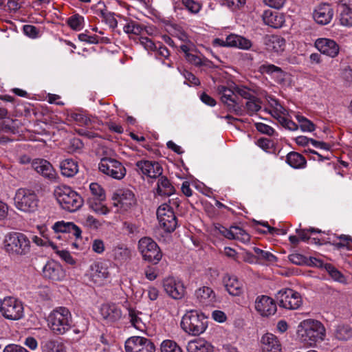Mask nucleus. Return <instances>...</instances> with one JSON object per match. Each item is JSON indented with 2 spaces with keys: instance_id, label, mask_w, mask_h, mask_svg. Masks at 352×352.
Segmentation results:
<instances>
[{
  "instance_id": "obj_1",
  "label": "nucleus",
  "mask_w": 352,
  "mask_h": 352,
  "mask_svg": "<svg viewBox=\"0 0 352 352\" xmlns=\"http://www.w3.org/2000/svg\"><path fill=\"white\" fill-rule=\"evenodd\" d=\"M3 249L11 256L26 255L30 251V241L22 232H9L5 236Z\"/></svg>"
},
{
  "instance_id": "obj_2",
  "label": "nucleus",
  "mask_w": 352,
  "mask_h": 352,
  "mask_svg": "<svg viewBox=\"0 0 352 352\" xmlns=\"http://www.w3.org/2000/svg\"><path fill=\"white\" fill-rule=\"evenodd\" d=\"M73 320L70 311L65 307L54 309L48 316V325L54 333L63 335L72 327Z\"/></svg>"
},
{
  "instance_id": "obj_3",
  "label": "nucleus",
  "mask_w": 352,
  "mask_h": 352,
  "mask_svg": "<svg viewBox=\"0 0 352 352\" xmlns=\"http://www.w3.org/2000/svg\"><path fill=\"white\" fill-rule=\"evenodd\" d=\"M54 195L60 207L69 212L77 211L83 205L81 196L69 186L57 187L54 190Z\"/></svg>"
},
{
  "instance_id": "obj_4",
  "label": "nucleus",
  "mask_w": 352,
  "mask_h": 352,
  "mask_svg": "<svg viewBox=\"0 0 352 352\" xmlns=\"http://www.w3.org/2000/svg\"><path fill=\"white\" fill-rule=\"evenodd\" d=\"M182 329L189 335L197 336L203 333L208 327V319L196 310L186 312L181 321Z\"/></svg>"
},
{
  "instance_id": "obj_5",
  "label": "nucleus",
  "mask_w": 352,
  "mask_h": 352,
  "mask_svg": "<svg viewBox=\"0 0 352 352\" xmlns=\"http://www.w3.org/2000/svg\"><path fill=\"white\" fill-rule=\"evenodd\" d=\"M15 207L25 212H34L38 206V199L35 192L30 189L19 188L14 198Z\"/></svg>"
},
{
  "instance_id": "obj_6",
  "label": "nucleus",
  "mask_w": 352,
  "mask_h": 352,
  "mask_svg": "<svg viewBox=\"0 0 352 352\" xmlns=\"http://www.w3.org/2000/svg\"><path fill=\"white\" fill-rule=\"evenodd\" d=\"M0 313L8 320H20L24 316L23 304L16 297L6 296L0 301Z\"/></svg>"
},
{
  "instance_id": "obj_7",
  "label": "nucleus",
  "mask_w": 352,
  "mask_h": 352,
  "mask_svg": "<svg viewBox=\"0 0 352 352\" xmlns=\"http://www.w3.org/2000/svg\"><path fill=\"white\" fill-rule=\"evenodd\" d=\"M301 327L304 329L302 336L305 340L309 341L310 345L324 340L325 329L320 322L311 319L305 320L301 322Z\"/></svg>"
},
{
  "instance_id": "obj_8",
  "label": "nucleus",
  "mask_w": 352,
  "mask_h": 352,
  "mask_svg": "<svg viewBox=\"0 0 352 352\" xmlns=\"http://www.w3.org/2000/svg\"><path fill=\"white\" fill-rule=\"evenodd\" d=\"M138 250L143 258L157 264L162 259V254L157 244L150 237H143L138 241Z\"/></svg>"
},
{
  "instance_id": "obj_9",
  "label": "nucleus",
  "mask_w": 352,
  "mask_h": 352,
  "mask_svg": "<svg viewBox=\"0 0 352 352\" xmlns=\"http://www.w3.org/2000/svg\"><path fill=\"white\" fill-rule=\"evenodd\" d=\"M217 92L221 96V102L227 107L229 111L237 116L244 115L243 105L237 101L235 88L232 90L226 86L220 85L217 87Z\"/></svg>"
},
{
  "instance_id": "obj_10",
  "label": "nucleus",
  "mask_w": 352,
  "mask_h": 352,
  "mask_svg": "<svg viewBox=\"0 0 352 352\" xmlns=\"http://www.w3.org/2000/svg\"><path fill=\"white\" fill-rule=\"evenodd\" d=\"M98 168L102 173L118 180L124 178L126 173L121 162L111 157L102 158Z\"/></svg>"
},
{
  "instance_id": "obj_11",
  "label": "nucleus",
  "mask_w": 352,
  "mask_h": 352,
  "mask_svg": "<svg viewBox=\"0 0 352 352\" xmlns=\"http://www.w3.org/2000/svg\"><path fill=\"white\" fill-rule=\"evenodd\" d=\"M157 217L160 226L166 232H173L177 226V217L171 206L167 204H162L157 210Z\"/></svg>"
},
{
  "instance_id": "obj_12",
  "label": "nucleus",
  "mask_w": 352,
  "mask_h": 352,
  "mask_svg": "<svg viewBox=\"0 0 352 352\" xmlns=\"http://www.w3.org/2000/svg\"><path fill=\"white\" fill-rule=\"evenodd\" d=\"M276 299L279 306L287 309H297L302 303L300 294L289 288L280 290Z\"/></svg>"
},
{
  "instance_id": "obj_13",
  "label": "nucleus",
  "mask_w": 352,
  "mask_h": 352,
  "mask_svg": "<svg viewBox=\"0 0 352 352\" xmlns=\"http://www.w3.org/2000/svg\"><path fill=\"white\" fill-rule=\"evenodd\" d=\"M126 352H155V346L153 342L144 337L132 336L125 341Z\"/></svg>"
},
{
  "instance_id": "obj_14",
  "label": "nucleus",
  "mask_w": 352,
  "mask_h": 352,
  "mask_svg": "<svg viewBox=\"0 0 352 352\" xmlns=\"http://www.w3.org/2000/svg\"><path fill=\"white\" fill-rule=\"evenodd\" d=\"M163 287L166 294L174 299H181L185 295V287L179 279L168 277L164 280Z\"/></svg>"
},
{
  "instance_id": "obj_15",
  "label": "nucleus",
  "mask_w": 352,
  "mask_h": 352,
  "mask_svg": "<svg viewBox=\"0 0 352 352\" xmlns=\"http://www.w3.org/2000/svg\"><path fill=\"white\" fill-rule=\"evenodd\" d=\"M138 171L151 178L160 177L163 172L161 165L155 161L140 160L135 163Z\"/></svg>"
},
{
  "instance_id": "obj_16",
  "label": "nucleus",
  "mask_w": 352,
  "mask_h": 352,
  "mask_svg": "<svg viewBox=\"0 0 352 352\" xmlns=\"http://www.w3.org/2000/svg\"><path fill=\"white\" fill-rule=\"evenodd\" d=\"M195 296L197 302L203 307L213 306L218 302L213 289L206 286H203L196 289Z\"/></svg>"
},
{
  "instance_id": "obj_17",
  "label": "nucleus",
  "mask_w": 352,
  "mask_h": 352,
  "mask_svg": "<svg viewBox=\"0 0 352 352\" xmlns=\"http://www.w3.org/2000/svg\"><path fill=\"white\" fill-rule=\"evenodd\" d=\"M262 352H281L282 346L279 339L271 333L263 334L259 341Z\"/></svg>"
},
{
  "instance_id": "obj_18",
  "label": "nucleus",
  "mask_w": 352,
  "mask_h": 352,
  "mask_svg": "<svg viewBox=\"0 0 352 352\" xmlns=\"http://www.w3.org/2000/svg\"><path fill=\"white\" fill-rule=\"evenodd\" d=\"M255 309L261 316H269L276 313V305L270 297L261 296L256 299Z\"/></svg>"
},
{
  "instance_id": "obj_19",
  "label": "nucleus",
  "mask_w": 352,
  "mask_h": 352,
  "mask_svg": "<svg viewBox=\"0 0 352 352\" xmlns=\"http://www.w3.org/2000/svg\"><path fill=\"white\" fill-rule=\"evenodd\" d=\"M100 314L107 323H114L121 319L122 312L119 305L115 303H105L100 307Z\"/></svg>"
},
{
  "instance_id": "obj_20",
  "label": "nucleus",
  "mask_w": 352,
  "mask_h": 352,
  "mask_svg": "<svg viewBox=\"0 0 352 352\" xmlns=\"http://www.w3.org/2000/svg\"><path fill=\"white\" fill-rule=\"evenodd\" d=\"M113 199L120 204L121 208L127 210L136 204L134 193L129 189H118L113 195Z\"/></svg>"
},
{
  "instance_id": "obj_21",
  "label": "nucleus",
  "mask_w": 352,
  "mask_h": 352,
  "mask_svg": "<svg viewBox=\"0 0 352 352\" xmlns=\"http://www.w3.org/2000/svg\"><path fill=\"white\" fill-rule=\"evenodd\" d=\"M315 47L323 54L334 58L339 53V45L332 39L319 38L315 41Z\"/></svg>"
},
{
  "instance_id": "obj_22",
  "label": "nucleus",
  "mask_w": 352,
  "mask_h": 352,
  "mask_svg": "<svg viewBox=\"0 0 352 352\" xmlns=\"http://www.w3.org/2000/svg\"><path fill=\"white\" fill-rule=\"evenodd\" d=\"M333 16L332 6L328 3L320 4L314 11L313 17L315 21L320 25L330 23Z\"/></svg>"
},
{
  "instance_id": "obj_23",
  "label": "nucleus",
  "mask_w": 352,
  "mask_h": 352,
  "mask_svg": "<svg viewBox=\"0 0 352 352\" xmlns=\"http://www.w3.org/2000/svg\"><path fill=\"white\" fill-rule=\"evenodd\" d=\"M32 168L43 177L50 180L56 178V172L52 165L44 159H35L32 162Z\"/></svg>"
},
{
  "instance_id": "obj_24",
  "label": "nucleus",
  "mask_w": 352,
  "mask_h": 352,
  "mask_svg": "<svg viewBox=\"0 0 352 352\" xmlns=\"http://www.w3.org/2000/svg\"><path fill=\"white\" fill-rule=\"evenodd\" d=\"M43 274L45 278L58 281L62 280L65 276V273L58 263L51 261L47 262L43 269Z\"/></svg>"
},
{
  "instance_id": "obj_25",
  "label": "nucleus",
  "mask_w": 352,
  "mask_h": 352,
  "mask_svg": "<svg viewBox=\"0 0 352 352\" xmlns=\"http://www.w3.org/2000/svg\"><path fill=\"white\" fill-rule=\"evenodd\" d=\"M262 18L265 25L273 28H281L285 21V16L283 13L271 10L264 11Z\"/></svg>"
},
{
  "instance_id": "obj_26",
  "label": "nucleus",
  "mask_w": 352,
  "mask_h": 352,
  "mask_svg": "<svg viewBox=\"0 0 352 352\" xmlns=\"http://www.w3.org/2000/svg\"><path fill=\"white\" fill-rule=\"evenodd\" d=\"M109 272L107 263L98 262L91 266V277L92 280L98 284L102 285L103 281L109 277Z\"/></svg>"
},
{
  "instance_id": "obj_27",
  "label": "nucleus",
  "mask_w": 352,
  "mask_h": 352,
  "mask_svg": "<svg viewBox=\"0 0 352 352\" xmlns=\"http://www.w3.org/2000/svg\"><path fill=\"white\" fill-rule=\"evenodd\" d=\"M53 229L55 232L71 234L76 239L81 238L82 231L80 228L72 222L58 221L54 224Z\"/></svg>"
},
{
  "instance_id": "obj_28",
  "label": "nucleus",
  "mask_w": 352,
  "mask_h": 352,
  "mask_svg": "<svg viewBox=\"0 0 352 352\" xmlns=\"http://www.w3.org/2000/svg\"><path fill=\"white\" fill-rule=\"evenodd\" d=\"M285 40L278 35L267 36L265 38V44L268 51L280 54L285 50Z\"/></svg>"
},
{
  "instance_id": "obj_29",
  "label": "nucleus",
  "mask_w": 352,
  "mask_h": 352,
  "mask_svg": "<svg viewBox=\"0 0 352 352\" xmlns=\"http://www.w3.org/2000/svg\"><path fill=\"white\" fill-rule=\"evenodd\" d=\"M181 50L185 54V58L188 63L196 67L207 66L208 60L203 56H199L192 53L190 51V47L186 44H183L180 46Z\"/></svg>"
},
{
  "instance_id": "obj_30",
  "label": "nucleus",
  "mask_w": 352,
  "mask_h": 352,
  "mask_svg": "<svg viewBox=\"0 0 352 352\" xmlns=\"http://www.w3.org/2000/svg\"><path fill=\"white\" fill-rule=\"evenodd\" d=\"M188 352H214L213 346L202 338L190 340L186 346Z\"/></svg>"
},
{
  "instance_id": "obj_31",
  "label": "nucleus",
  "mask_w": 352,
  "mask_h": 352,
  "mask_svg": "<svg viewBox=\"0 0 352 352\" xmlns=\"http://www.w3.org/2000/svg\"><path fill=\"white\" fill-rule=\"evenodd\" d=\"M227 47H237L242 50H249L252 47V42L241 36L231 34L226 38Z\"/></svg>"
},
{
  "instance_id": "obj_32",
  "label": "nucleus",
  "mask_w": 352,
  "mask_h": 352,
  "mask_svg": "<svg viewBox=\"0 0 352 352\" xmlns=\"http://www.w3.org/2000/svg\"><path fill=\"white\" fill-rule=\"evenodd\" d=\"M224 284L226 290L232 296H239L243 292V284L235 276L226 277Z\"/></svg>"
},
{
  "instance_id": "obj_33",
  "label": "nucleus",
  "mask_w": 352,
  "mask_h": 352,
  "mask_svg": "<svg viewBox=\"0 0 352 352\" xmlns=\"http://www.w3.org/2000/svg\"><path fill=\"white\" fill-rule=\"evenodd\" d=\"M112 252L113 259L120 263L126 262L131 257V249L124 244L116 245L113 248Z\"/></svg>"
},
{
  "instance_id": "obj_34",
  "label": "nucleus",
  "mask_w": 352,
  "mask_h": 352,
  "mask_svg": "<svg viewBox=\"0 0 352 352\" xmlns=\"http://www.w3.org/2000/svg\"><path fill=\"white\" fill-rule=\"evenodd\" d=\"M60 168L63 176L72 177L78 172V164L73 159H65L60 162Z\"/></svg>"
},
{
  "instance_id": "obj_35",
  "label": "nucleus",
  "mask_w": 352,
  "mask_h": 352,
  "mask_svg": "<svg viewBox=\"0 0 352 352\" xmlns=\"http://www.w3.org/2000/svg\"><path fill=\"white\" fill-rule=\"evenodd\" d=\"M175 189L167 177L162 176L158 179L157 192L160 196H170Z\"/></svg>"
},
{
  "instance_id": "obj_36",
  "label": "nucleus",
  "mask_w": 352,
  "mask_h": 352,
  "mask_svg": "<svg viewBox=\"0 0 352 352\" xmlns=\"http://www.w3.org/2000/svg\"><path fill=\"white\" fill-rule=\"evenodd\" d=\"M287 163L292 168L299 169L304 168L307 164V160L303 155L297 152H290L287 155Z\"/></svg>"
},
{
  "instance_id": "obj_37",
  "label": "nucleus",
  "mask_w": 352,
  "mask_h": 352,
  "mask_svg": "<svg viewBox=\"0 0 352 352\" xmlns=\"http://www.w3.org/2000/svg\"><path fill=\"white\" fill-rule=\"evenodd\" d=\"M42 352H66L65 345L56 340H47L41 343Z\"/></svg>"
},
{
  "instance_id": "obj_38",
  "label": "nucleus",
  "mask_w": 352,
  "mask_h": 352,
  "mask_svg": "<svg viewBox=\"0 0 352 352\" xmlns=\"http://www.w3.org/2000/svg\"><path fill=\"white\" fill-rule=\"evenodd\" d=\"M129 317L131 324L137 329L144 331L146 328V322L141 317L143 314L142 312L138 311L133 309H129Z\"/></svg>"
},
{
  "instance_id": "obj_39",
  "label": "nucleus",
  "mask_w": 352,
  "mask_h": 352,
  "mask_svg": "<svg viewBox=\"0 0 352 352\" xmlns=\"http://www.w3.org/2000/svg\"><path fill=\"white\" fill-rule=\"evenodd\" d=\"M260 70L262 73L273 75L279 80H283L285 77V72L280 67H278L272 64L265 63L260 67Z\"/></svg>"
},
{
  "instance_id": "obj_40",
  "label": "nucleus",
  "mask_w": 352,
  "mask_h": 352,
  "mask_svg": "<svg viewBox=\"0 0 352 352\" xmlns=\"http://www.w3.org/2000/svg\"><path fill=\"white\" fill-rule=\"evenodd\" d=\"M104 200L99 199L89 198L87 204L89 208L98 214H107L109 212V208L103 204Z\"/></svg>"
},
{
  "instance_id": "obj_41",
  "label": "nucleus",
  "mask_w": 352,
  "mask_h": 352,
  "mask_svg": "<svg viewBox=\"0 0 352 352\" xmlns=\"http://www.w3.org/2000/svg\"><path fill=\"white\" fill-rule=\"evenodd\" d=\"M243 108L244 109V114L247 113L252 116L261 109V101L258 98L254 96L247 100L245 107L243 105Z\"/></svg>"
},
{
  "instance_id": "obj_42",
  "label": "nucleus",
  "mask_w": 352,
  "mask_h": 352,
  "mask_svg": "<svg viewBox=\"0 0 352 352\" xmlns=\"http://www.w3.org/2000/svg\"><path fill=\"white\" fill-rule=\"evenodd\" d=\"M335 336L340 340H347L352 337V329L346 324H339L335 330Z\"/></svg>"
},
{
  "instance_id": "obj_43",
  "label": "nucleus",
  "mask_w": 352,
  "mask_h": 352,
  "mask_svg": "<svg viewBox=\"0 0 352 352\" xmlns=\"http://www.w3.org/2000/svg\"><path fill=\"white\" fill-rule=\"evenodd\" d=\"M232 239L237 240L243 243H247L250 241V234L243 228L239 226H232Z\"/></svg>"
},
{
  "instance_id": "obj_44",
  "label": "nucleus",
  "mask_w": 352,
  "mask_h": 352,
  "mask_svg": "<svg viewBox=\"0 0 352 352\" xmlns=\"http://www.w3.org/2000/svg\"><path fill=\"white\" fill-rule=\"evenodd\" d=\"M123 30L127 34L139 35L143 30V28L136 21L129 20L123 26Z\"/></svg>"
},
{
  "instance_id": "obj_45",
  "label": "nucleus",
  "mask_w": 352,
  "mask_h": 352,
  "mask_svg": "<svg viewBox=\"0 0 352 352\" xmlns=\"http://www.w3.org/2000/svg\"><path fill=\"white\" fill-rule=\"evenodd\" d=\"M302 132H312L315 130V124L305 116L296 114L295 116Z\"/></svg>"
},
{
  "instance_id": "obj_46",
  "label": "nucleus",
  "mask_w": 352,
  "mask_h": 352,
  "mask_svg": "<svg viewBox=\"0 0 352 352\" xmlns=\"http://www.w3.org/2000/svg\"><path fill=\"white\" fill-rule=\"evenodd\" d=\"M253 250L260 260L268 262L269 263H274L277 261L276 256L269 251H265L258 248H254Z\"/></svg>"
},
{
  "instance_id": "obj_47",
  "label": "nucleus",
  "mask_w": 352,
  "mask_h": 352,
  "mask_svg": "<svg viewBox=\"0 0 352 352\" xmlns=\"http://www.w3.org/2000/svg\"><path fill=\"white\" fill-rule=\"evenodd\" d=\"M340 14L339 20L340 24L346 27L352 26V9L340 8Z\"/></svg>"
},
{
  "instance_id": "obj_48",
  "label": "nucleus",
  "mask_w": 352,
  "mask_h": 352,
  "mask_svg": "<svg viewBox=\"0 0 352 352\" xmlns=\"http://www.w3.org/2000/svg\"><path fill=\"white\" fill-rule=\"evenodd\" d=\"M161 352H182L179 346L170 340H164L161 344Z\"/></svg>"
},
{
  "instance_id": "obj_49",
  "label": "nucleus",
  "mask_w": 352,
  "mask_h": 352,
  "mask_svg": "<svg viewBox=\"0 0 352 352\" xmlns=\"http://www.w3.org/2000/svg\"><path fill=\"white\" fill-rule=\"evenodd\" d=\"M84 17L76 14L68 19V25L74 30H80L82 28Z\"/></svg>"
},
{
  "instance_id": "obj_50",
  "label": "nucleus",
  "mask_w": 352,
  "mask_h": 352,
  "mask_svg": "<svg viewBox=\"0 0 352 352\" xmlns=\"http://www.w3.org/2000/svg\"><path fill=\"white\" fill-rule=\"evenodd\" d=\"M89 189L93 197L91 198L105 200L106 196L103 188L98 183H91Z\"/></svg>"
},
{
  "instance_id": "obj_51",
  "label": "nucleus",
  "mask_w": 352,
  "mask_h": 352,
  "mask_svg": "<svg viewBox=\"0 0 352 352\" xmlns=\"http://www.w3.org/2000/svg\"><path fill=\"white\" fill-rule=\"evenodd\" d=\"M296 232L300 239L302 241H307L310 239L309 234H313L322 232L320 230L314 228H310L309 229H296Z\"/></svg>"
},
{
  "instance_id": "obj_52",
  "label": "nucleus",
  "mask_w": 352,
  "mask_h": 352,
  "mask_svg": "<svg viewBox=\"0 0 352 352\" xmlns=\"http://www.w3.org/2000/svg\"><path fill=\"white\" fill-rule=\"evenodd\" d=\"M122 229L130 236H133L139 232V226L131 221L123 222Z\"/></svg>"
},
{
  "instance_id": "obj_53",
  "label": "nucleus",
  "mask_w": 352,
  "mask_h": 352,
  "mask_svg": "<svg viewBox=\"0 0 352 352\" xmlns=\"http://www.w3.org/2000/svg\"><path fill=\"white\" fill-rule=\"evenodd\" d=\"M325 268L329 272V275L331 276V278H333L335 280L338 281L340 283H344L345 281L344 276L332 265L327 264L326 265Z\"/></svg>"
},
{
  "instance_id": "obj_54",
  "label": "nucleus",
  "mask_w": 352,
  "mask_h": 352,
  "mask_svg": "<svg viewBox=\"0 0 352 352\" xmlns=\"http://www.w3.org/2000/svg\"><path fill=\"white\" fill-rule=\"evenodd\" d=\"M235 92L247 100L252 99L255 96L254 92L249 88L243 86H236Z\"/></svg>"
},
{
  "instance_id": "obj_55",
  "label": "nucleus",
  "mask_w": 352,
  "mask_h": 352,
  "mask_svg": "<svg viewBox=\"0 0 352 352\" xmlns=\"http://www.w3.org/2000/svg\"><path fill=\"white\" fill-rule=\"evenodd\" d=\"M274 102L275 107L270 111V113L278 122L279 118H285V114L286 110L277 100H275Z\"/></svg>"
},
{
  "instance_id": "obj_56",
  "label": "nucleus",
  "mask_w": 352,
  "mask_h": 352,
  "mask_svg": "<svg viewBox=\"0 0 352 352\" xmlns=\"http://www.w3.org/2000/svg\"><path fill=\"white\" fill-rule=\"evenodd\" d=\"M278 123L285 129L295 131L298 129V125L287 118H279Z\"/></svg>"
},
{
  "instance_id": "obj_57",
  "label": "nucleus",
  "mask_w": 352,
  "mask_h": 352,
  "mask_svg": "<svg viewBox=\"0 0 352 352\" xmlns=\"http://www.w3.org/2000/svg\"><path fill=\"white\" fill-rule=\"evenodd\" d=\"M182 3L192 13H197L201 9V5L193 0H182Z\"/></svg>"
},
{
  "instance_id": "obj_58",
  "label": "nucleus",
  "mask_w": 352,
  "mask_h": 352,
  "mask_svg": "<svg viewBox=\"0 0 352 352\" xmlns=\"http://www.w3.org/2000/svg\"><path fill=\"white\" fill-rule=\"evenodd\" d=\"M340 240H342L341 242L334 243V245L340 249L342 248H346V249L349 250L351 244H352V238L349 235H340L338 237Z\"/></svg>"
},
{
  "instance_id": "obj_59",
  "label": "nucleus",
  "mask_w": 352,
  "mask_h": 352,
  "mask_svg": "<svg viewBox=\"0 0 352 352\" xmlns=\"http://www.w3.org/2000/svg\"><path fill=\"white\" fill-rule=\"evenodd\" d=\"M71 118L79 125L88 126L91 123V120L85 115L82 113H72L71 115Z\"/></svg>"
},
{
  "instance_id": "obj_60",
  "label": "nucleus",
  "mask_w": 352,
  "mask_h": 352,
  "mask_svg": "<svg viewBox=\"0 0 352 352\" xmlns=\"http://www.w3.org/2000/svg\"><path fill=\"white\" fill-rule=\"evenodd\" d=\"M214 231L217 234H220L228 239H232V226L228 229L221 225L215 226Z\"/></svg>"
},
{
  "instance_id": "obj_61",
  "label": "nucleus",
  "mask_w": 352,
  "mask_h": 352,
  "mask_svg": "<svg viewBox=\"0 0 352 352\" xmlns=\"http://www.w3.org/2000/svg\"><path fill=\"white\" fill-rule=\"evenodd\" d=\"M139 40L140 45L146 50L155 51L157 50V45L149 38L141 36Z\"/></svg>"
},
{
  "instance_id": "obj_62",
  "label": "nucleus",
  "mask_w": 352,
  "mask_h": 352,
  "mask_svg": "<svg viewBox=\"0 0 352 352\" xmlns=\"http://www.w3.org/2000/svg\"><path fill=\"white\" fill-rule=\"evenodd\" d=\"M255 125H256V129H257V131L263 134H266L267 135L271 136L275 133V130L272 126H270L266 124L259 122V123H256Z\"/></svg>"
},
{
  "instance_id": "obj_63",
  "label": "nucleus",
  "mask_w": 352,
  "mask_h": 352,
  "mask_svg": "<svg viewBox=\"0 0 352 352\" xmlns=\"http://www.w3.org/2000/svg\"><path fill=\"white\" fill-rule=\"evenodd\" d=\"M83 223L85 226L92 229H98L100 226L99 221L91 215H87L85 218Z\"/></svg>"
},
{
  "instance_id": "obj_64",
  "label": "nucleus",
  "mask_w": 352,
  "mask_h": 352,
  "mask_svg": "<svg viewBox=\"0 0 352 352\" xmlns=\"http://www.w3.org/2000/svg\"><path fill=\"white\" fill-rule=\"evenodd\" d=\"M288 258L292 263L298 265H302L306 262V258L303 255L298 253H293L289 254L288 256Z\"/></svg>"
}]
</instances>
